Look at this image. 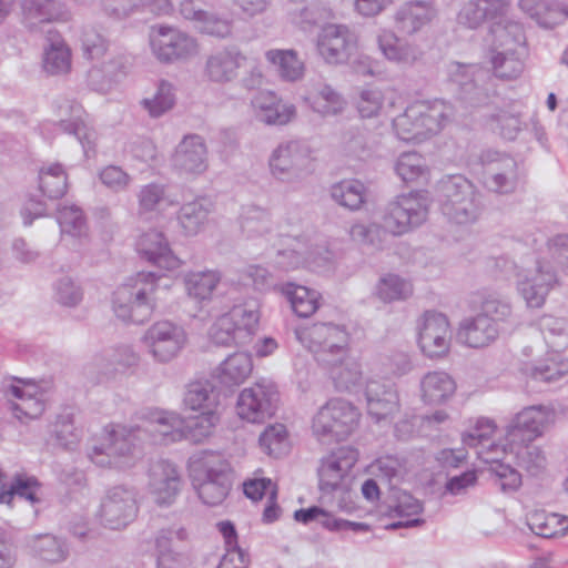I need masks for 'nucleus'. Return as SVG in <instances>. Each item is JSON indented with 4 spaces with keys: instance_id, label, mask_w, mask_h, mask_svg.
I'll return each instance as SVG.
<instances>
[{
    "instance_id": "nucleus-12",
    "label": "nucleus",
    "mask_w": 568,
    "mask_h": 568,
    "mask_svg": "<svg viewBox=\"0 0 568 568\" xmlns=\"http://www.w3.org/2000/svg\"><path fill=\"white\" fill-rule=\"evenodd\" d=\"M151 47L156 58L164 62L187 58L196 51V43L192 38L169 27L152 30Z\"/></svg>"
},
{
    "instance_id": "nucleus-51",
    "label": "nucleus",
    "mask_w": 568,
    "mask_h": 568,
    "mask_svg": "<svg viewBox=\"0 0 568 568\" xmlns=\"http://www.w3.org/2000/svg\"><path fill=\"white\" fill-rule=\"evenodd\" d=\"M331 376L335 383V386L341 389H349L352 386L356 385L361 379V372L356 366H341L333 365L331 368Z\"/></svg>"
},
{
    "instance_id": "nucleus-48",
    "label": "nucleus",
    "mask_w": 568,
    "mask_h": 568,
    "mask_svg": "<svg viewBox=\"0 0 568 568\" xmlns=\"http://www.w3.org/2000/svg\"><path fill=\"white\" fill-rule=\"evenodd\" d=\"M58 221L62 232L70 234H80L85 224L82 212L74 206L62 207L59 211Z\"/></svg>"
},
{
    "instance_id": "nucleus-40",
    "label": "nucleus",
    "mask_w": 568,
    "mask_h": 568,
    "mask_svg": "<svg viewBox=\"0 0 568 568\" xmlns=\"http://www.w3.org/2000/svg\"><path fill=\"white\" fill-rule=\"evenodd\" d=\"M412 292L413 287L409 283L393 274L382 277L377 286V294L384 302L406 298Z\"/></svg>"
},
{
    "instance_id": "nucleus-37",
    "label": "nucleus",
    "mask_w": 568,
    "mask_h": 568,
    "mask_svg": "<svg viewBox=\"0 0 568 568\" xmlns=\"http://www.w3.org/2000/svg\"><path fill=\"white\" fill-rule=\"evenodd\" d=\"M332 195L341 205L357 210L364 203L365 189L358 181H343L333 186Z\"/></svg>"
},
{
    "instance_id": "nucleus-62",
    "label": "nucleus",
    "mask_w": 568,
    "mask_h": 568,
    "mask_svg": "<svg viewBox=\"0 0 568 568\" xmlns=\"http://www.w3.org/2000/svg\"><path fill=\"white\" fill-rule=\"evenodd\" d=\"M217 568H246V558L242 549L226 551Z\"/></svg>"
},
{
    "instance_id": "nucleus-29",
    "label": "nucleus",
    "mask_w": 568,
    "mask_h": 568,
    "mask_svg": "<svg viewBox=\"0 0 568 568\" xmlns=\"http://www.w3.org/2000/svg\"><path fill=\"white\" fill-rule=\"evenodd\" d=\"M252 371L251 356L245 353H235L223 362L219 377L225 384H241L250 377Z\"/></svg>"
},
{
    "instance_id": "nucleus-28",
    "label": "nucleus",
    "mask_w": 568,
    "mask_h": 568,
    "mask_svg": "<svg viewBox=\"0 0 568 568\" xmlns=\"http://www.w3.org/2000/svg\"><path fill=\"white\" fill-rule=\"evenodd\" d=\"M266 59L286 80L296 81L304 74V63L293 50H270L266 52Z\"/></svg>"
},
{
    "instance_id": "nucleus-42",
    "label": "nucleus",
    "mask_w": 568,
    "mask_h": 568,
    "mask_svg": "<svg viewBox=\"0 0 568 568\" xmlns=\"http://www.w3.org/2000/svg\"><path fill=\"white\" fill-rule=\"evenodd\" d=\"M568 373V359L559 354H550L539 363L532 372V377L540 381H555Z\"/></svg>"
},
{
    "instance_id": "nucleus-6",
    "label": "nucleus",
    "mask_w": 568,
    "mask_h": 568,
    "mask_svg": "<svg viewBox=\"0 0 568 568\" xmlns=\"http://www.w3.org/2000/svg\"><path fill=\"white\" fill-rule=\"evenodd\" d=\"M257 323L258 315L255 311L236 305L215 320L209 335L216 345H239L251 337Z\"/></svg>"
},
{
    "instance_id": "nucleus-11",
    "label": "nucleus",
    "mask_w": 568,
    "mask_h": 568,
    "mask_svg": "<svg viewBox=\"0 0 568 568\" xmlns=\"http://www.w3.org/2000/svg\"><path fill=\"white\" fill-rule=\"evenodd\" d=\"M452 329L447 317L440 313L427 312L418 328V345L428 357L445 356L450 346Z\"/></svg>"
},
{
    "instance_id": "nucleus-5",
    "label": "nucleus",
    "mask_w": 568,
    "mask_h": 568,
    "mask_svg": "<svg viewBox=\"0 0 568 568\" xmlns=\"http://www.w3.org/2000/svg\"><path fill=\"white\" fill-rule=\"evenodd\" d=\"M359 418L361 413L355 406L334 398L318 409L312 422V430L318 439L329 437L341 440L358 427Z\"/></svg>"
},
{
    "instance_id": "nucleus-19",
    "label": "nucleus",
    "mask_w": 568,
    "mask_h": 568,
    "mask_svg": "<svg viewBox=\"0 0 568 568\" xmlns=\"http://www.w3.org/2000/svg\"><path fill=\"white\" fill-rule=\"evenodd\" d=\"M260 119L267 124L284 125L295 116V108L284 103L273 92H262L253 100Z\"/></svg>"
},
{
    "instance_id": "nucleus-18",
    "label": "nucleus",
    "mask_w": 568,
    "mask_h": 568,
    "mask_svg": "<svg viewBox=\"0 0 568 568\" xmlns=\"http://www.w3.org/2000/svg\"><path fill=\"white\" fill-rule=\"evenodd\" d=\"M134 287H136L135 298L129 305L128 318L135 323H142L153 310L150 296L155 291V276L152 273H139ZM121 308H115L118 316L126 318V315L121 313Z\"/></svg>"
},
{
    "instance_id": "nucleus-21",
    "label": "nucleus",
    "mask_w": 568,
    "mask_h": 568,
    "mask_svg": "<svg viewBox=\"0 0 568 568\" xmlns=\"http://www.w3.org/2000/svg\"><path fill=\"white\" fill-rule=\"evenodd\" d=\"M13 396L18 399L13 404L14 416L20 420H28L39 417L44 405L40 396L39 387L31 382H21L20 385L11 387Z\"/></svg>"
},
{
    "instance_id": "nucleus-8",
    "label": "nucleus",
    "mask_w": 568,
    "mask_h": 568,
    "mask_svg": "<svg viewBox=\"0 0 568 568\" xmlns=\"http://www.w3.org/2000/svg\"><path fill=\"white\" fill-rule=\"evenodd\" d=\"M556 413L547 406H529L520 410L507 429V445H526L540 437L555 423Z\"/></svg>"
},
{
    "instance_id": "nucleus-14",
    "label": "nucleus",
    "mask_w": 568,
    "mask_h": 568,
    "mask_svg": "<svg viewBox=\"0 0 568 568\" xmlns=\"http://www.w3.org/2000/svg\"><path fill=\"white\" fill-rule=\"evenodd\" d=\"M355 460L356 454L352 449L341 448L323 458L318 469L320 488L328 491L339 487L345 473Z\"/></svg>"
},
{
    "instance_id": "nucleus-60",
    "label": "nucleus",
    "mask_w": 568,
    "mask_h": 568,
    "mask_svg": "<svg viewBox=\"0 0 568 568\" xmlns=\"http://www.w3.org/2000/svg\"><path fill=\"white\" fill-rule=\"evenodd\" d=\"M44 547L42 548V558L45 561L55 562L64 558L63 550L60 544L51 537L43 539Z\"/></svg>"
},
{
    "instance_id": "nucleus-57",
    "label": "nucleus",
    "mask_w": 568,
    "mask_h": 568,
    "mask_svg": "<svg viewBox=\"0 0 568 568\" xmlns=\"http://www.w3.org/2000/svg\"><path fill=\"white\" fill-rule=\"evenodd\" d=\"M130 436L129 432L125 428L121 427L119 429L112 428L108 432V440L110 445L105 447L108 450V455H111L115 452H122L124 446H126L128 437Z\"/></svg>"
},
{
    "instance_id": "nucleus-13",
    "label": "nucleus",
    "mask_w": 568,
    "mask_h": 568,
    "mask_svg": "<svg viewBox=\"0 0 568 568\" xmlns=\"http://www.w3.org/2000/svg\"><path fill=\"white\" fill-rule=\"evenodd\" d=\"M146 341L155 358L161 362L172 359L186 344L185 332L171 322L155 323L146 335Z\"/></svg>"
},
{
    "instance_id": "nucleus-26",
    "label": "nucleus",
    "mask_w": 568,
    "mask_h": 568,
    "mask_svg": "<svg viewBox=\"0 0 568 568\" xmlns=\"http://www.w3.org/2000/svg\"><path fill=\"white\" fill-rule=\"evenodd\" d=\"M531 531L544 538L564 536L568 531V516L545 510H535L528 515Z\"/></svg>"
},
{
    "instance_id": "nucleus-41",
    "label": "nucleus",
    "mask_w": 568,
    "mask_h": 568,
    "mask_svg": "<svg viewBox=\"0 0 568 568\" xmlns=\"http://www.w3.org/2000/svg\"><path fill=\"white\" fill-rule=\"evenodd\" d=\"M422 504L414 498L412 495L403 493L397 497V505L395 507V513L400 517H407L405 521H398L390 524L387 528H399V527H410L419 525L422 521L418 518H410L419 515L422 513Z\"/></svg>"
},
{
    "instance_id": "nucleus-4",
    "label": "nucleus",
    "mask_w": 568,
    "mask_h": 568,
    "mask_svg": "<svg viewBox=\"0 0 568 568\" xmlns=\"http://www.w3.org/2000/svg\"><path fill=\"white\" fill-rule=\"evenodd\" d=\"M445 111L444 102L417 101L393 121V126L400 140L419 142L442 130Z\"/></svg>"
},
{
    "instance_id": "nucleus-25",
    "label": "nucleus",
    "mask_w": 568,
    "mask_h": 568,
    "mask_svg": "<svg viewBox=\"0 0 568 568\" xmlns=\"http://www.w3.org/2000/svg\"><path fill=\"white\" fill-rule=\"evenodd\" d=\"M456 390L455 381L444 372H432L422 381V394L424 402L437 405L450 398Z\"/></svg>"
},
{
    "instance_id": "nucleus-3",
    "label": "nucleus",
    "mask_w": 568,
    "mask_h": 568,
    "mask_svg": "<svg viewBox=\"0 0 568 568\" xmlns=\"http://www.w3.org/2000/svg\"><path fill=\"white\" fill-rule=\"evenodd\" d=\"M426 214L425 196L417 193L403 195L388 206L381 226L373 225L367 230L356 227L354 233L367 237L371 242H374V237L385 240L387 235H402L413 226L419 225L425 220Z\"/></svg>"
},
{
    "instance_id": "nucleus-61",
    "label": "nucleus",
    "mask_w": 568,
    "mask_h": 568,
    "mask_svg": "<svg viewBox=\"0 0 568 568\" xmlns=\"http://www.w3.org/2000/svg\"><path fill=\"white\" fill-rule=\"evenodd\" d=\"M217 528L224 538L226 551L241 549L237 545V534L235 527L231 521H220L217 524Z\"/></svg>"
},
{
    "instance_id": "nucleus-63",
    "label": "nucleus",
    "mask_w": 568,
    "mask_h": 568,
    "mask_svg": "<svg viewBox=\"0 0 568 568\" xmlns=\"http://www.w3.org/2000/svg\"><path fill=\"white\" fill-rule=\"evenodd\" d=\"M521 292L529 307H540L545 302L546 290H536L528 283H523Z\"/></svg>"
},
{
    "instance_id": "nucleus-52",
    "label": "nucleus",
    "mask_w": 568,
    "mask_h": 568,
    "mask_svg": "<svg viewBox=\"0 0 568 568\" xmlns=\"http://www.w3.org/2000/svg\"><path fill=\"white\" fill-rule=\"evenodd\" d=\"M495 432L496 425L494 422L481 418L477 420L474 430L464 436L463 440L466 445H476L477 443H483L484 440L489 439Z\"/></svg>"
},
{
    "instance_id": "nucleus-34",
    "label": "nucleus",
    "mask_w": 568,
    "mask_h": 568,
    "mask_svg": "<svg viewBox=\"0 0 568 568\" xmlns=\"http://www.w3.org/2000/svg\"><path fill=\"white\" fill-rule=\"evenodd\" d=\"M220 275L214 271L195 272L189 274L185 281L189 295L197 300L211 297L220 283Z\"/></svg>"
},
{
    "instance_id": "nucleus-2",
    "label": "nucleus",
    "mask_w": 568,
    "mask_h": 568,
    "mask_svg": "<svg viewBox=\"0 0 568 568\" xmlns=\"http://www.w3.org/2000/svg\"><path fill=\"white\" fill-rule=\"evenodd\" d=\"M189 470L193 486L205 504L219 505L226 498L231 466L220 453H202L190 462Z\"/></svg>"
},
{
    "instance_id": "nucleus-31",
    "label": "nucleus",
    "mask_w": 568,
    "mask_h": 568,
    "mask_svg": "<svg viewBox=\"0 0 568 568\" xmlns=\"http://www.w3.org/2000/svg\"><path fill=\"white\" fill-rule=\"evenodd\" d=\"M432 10L425 3L405 4L397 13L396 21L400 31L414 32L432 19Z\"/></svg>"
},
{
    "instance_id": "nucleus-56",
    "label": "nucleus",
    "mask_w": 568,
    "mask_h": 568,
    "mask_svg": "<svg viewBox=\"0 0 568 568\" xmlns=\"http://www.w3.org/2000/svg\"><path fill=\"white\" fill-rule=\"evenodd\" d=\"M84 54L89 60H98L104 57L106 44L102 37L88 34L83 43Z\"/></svg>"
},
{
    "instance_id": "nucleus-47",
    "label": "nucleus",
    "mask_w": 568,
    "mask_h": 568,
    "mask_svg": "<svg viewBox=\"0 0 568 568\" xmlns=\"http://www.w3.org/2000/svg\"><path fill=\"white\" fill-rule=\"evenodd\" d=\"M493 65L496 74L501 79H514L523 71V62L514 53L495 55Z\"/></svg>"
},
{
    "instance_id": "nucleus-46",
    "label": "nucleus",
    "mask_w": 568,
    "mask_h": 568,
    "mask_svg": "<svg viewBox=\"0 0 568 568\" xmlns=\"http://www.w3.org/2000/svg\"><path fill=\"white\" fill-rule=\"evenodd\" d=\"M206 217L207 211L197 202L184 205L179 216L183 229L189 233L196 232Z\"/></svg>"
},
{
    "instance_id": "nucleus-9",
    "label": "nucleus",
    "mask_w": 568,
    "mask_h": 568,
    "mask_svg": "<svg viewBox=\"0 0 568 568\" xmlns=\"http://www.w3.org/2000/svg\"><path fill=\"white\" fill-rule=\"evenodd\" d=\"M481 308L483 313L465 322L458 332L459 338L470 347H483L493 341L497 333L493 322L509 314V307L496 300L485 301Z\"/></svg>"
},
{
    "instance_id": "nucleus-16",
    "label": "nucleus",
    "mask_w": 568,
    "mask_h": 568,
    "mask_svg": "<svg viewBox=\"0 0 568 568\" xmlns=\"http://www.w3.org/2000/svg\"><path fill=\"white\" fill-rule=\"evenodd\" d=\"M206 148L197 135L185 136L174 153V165L185 174H199L206 170Z\"/></svg>"
},
{
    "instance_id": "nucleus-54",
    "label": "nucleus",
    "mask_w": 568,
    "mask_h": 568,
    "mask_svg": "<svg viewBox=\"0 0 568 568\" xmlns=\"http://www.w3.org/2000/svg\"><path fill=\"white\" fill-rule=\"evenodd\" d=\"M495 471L497 476V483L503 490H515L520 487L521 476L516 469L509 466L498 465Z\"/></svg>"
},
{
    "instance_id": "nucleus-38",
    "label": "nucleus",
    "mask_w": 568,
    "mask_h": 568,
    "mask_svg": "<svg viewBox=\"0 0 568 568\" xmlns=\"http://www.w3.org/2000/svg\"><path fill=\"white\" fill-rule=\"evenodd\" d=\"M190 2H186L182 6L181 12L186 19H194L201 21L200 31L202 33H206L214 37L224 38L231 33V26L225 20L206 18V13L203 11H194L192 12L190 7Z\"/></svg>"
},
{
    "instance_id": "nucleus-24",
    "label": "nucleus",
    "mask_w": 568,
    "mask_h": 568,
    "mask_svg": "<svg viewBox=\"0 0 568 568\" xmlns=\"http://www.w3.org/2000/svg\"><path fill=\"white\" fill-rule=\"evenodd\" d=\"M245 60V57L239 52H220L209 59L206 64L207 75L214 82L230 81L237 77Z\"/></svg>"
},
{
    "instance_id": "nucleus-55",
    "label": "nucleus",
    "mask_w": 568,
    "mask_h": 568,
    "mask_svg": "<svg viewBox=\"0 0 568 568\" xmlns=\"http://www.w3.org/2000/svg\"><path fill=\"white\" fill-rule=\"evenodd\" d=\"M381 109L379 93L377 91H364L358 101V111L362 118H371Z\"/></svg>"
},
{
    "instance_id": "nucleus-10",
    "label": "nucleus",
    "mask_w": 568,
    "mask_h": 568,
    "mask_svg": "<svg viewBox=\"0 0 568 568\" xmlns=\"http://www.w3.org/2000/svg\"><path fill=\"white\" fill-rule=\"evenodd\" d=\"M276 400V393L271 387L254 384L240 393L235 412L239 418L244 422L253 424L263 423L274 415Z\"/></svg>"
},
{
    "instance_id": "nucleus-17",
    "label": "nucleus",
    "mask_w": 568,
    "mask_h": 568,
    "mask_svg": "<svg viewBox=\"0 0 568 568\" xmlns=\"http://www.w3.org/2000/svg\"><path fill=\"white\" fill-rule=\"evenodd\" d=\"M151 486L159 505L171 504L181 489V478L175 467L161 462L151 468Z\"/></svg>"
},
{
    "instance_id": "nucleus-59",
    "label": "nucleus",
    "mask_w": 568,
    "mask_h": 568,
    "mask_svg": "<svg viewBox=\"0 0 568 568\" xmlns=\"http://www.w3.org/2000/svg\"><path fill=\"white\" fill-rule=\"evenodd\" d=\"M392 0H355V7L363 16H375L389 6Z\"/></svg>"
},
{
    "instance_id": "nucleus-23",
    "label": "nucleus",
    "mask_w": 568,
    "mask_h": 568,
    "mask_svg": "<svg viewBox=\"0 0 568 568\" xmlns=\"http://www.w3.org/2000/svg\"><path fill=\"white\" fill-rule=\"evenodd\" d=\"M22 12L24 20L31 26L51 21H67L70 16L62 4L53 0H24Z\"/></svg>"
},
{
    "instance_id": "nucleus-30",
    "label": "nucleus",
    "mask_w": 568,
    "mask_h": 568,
    "mask_svg": "<svg viewBox=\"0 0 568 568\" xmlns=\"http://www.w3.org/2000/svg\"><path fill=\"white\" fill-rule=\"evenodd\" d=\"M291 306L300 317H308L318 308V294L302 285L287 284L284 290Z\"/></svg>"
},
{
    "instance_id": "nucleus-49",
    "label": "nucleus",
    "mask_w": 568,
    "mask_h": 568,
    "mask_svg": "<svg viewBox=\"0 0 568 568\" xmlns=\"http://www.w3.org/2000/svg\"><path fill=\"white\" fill-rule=\"evenodd\" d=\"M297 145L292 143L280 146L272 156L271 169L274 174L288 170L296 161Z\"/></svg>"
},
{
    "instance_id": "nucleus-58",
    "label": "nucleus",
    "mask_w": 568,
    "mask_h": 568,
    "mask_svg": "<svg viewBox=\"0 0 568 568\" xmlns=\"http://www.w3.org/2000/svg\"><path fill=\"white\" fill-rule=\"evenodd\" d=\"M476 473L466 471L460 476L453 477L446 485V488L452 494H459L469 486H474L476 483Z\"/></svg>"
},
{
    "instance_id": "nucleus-27",
    "label": "nucleus",
    "mask_w": 568,
    "mask_h": 568,
    "mask_svg": "<svg viewBox=\"0 0 568 568\" xmlns=\"http://www.w3.org/2000/svg\"><path fill=\"white\" fill-rule=\"evenodd\" d=\"M501 0H475L464 6L459 12V21L466 27L477 28L486 18H494L506 9Z\"/></svg>"
},
{
    "instance_id": "nucleus-33",
    "label": "nucleus",
    "mask_w": 568,
    "mask_h": 568,
    "mask_svg": "<svg viewBox=\"0 0 568 568\" xmlns=\"http://www.w3.org/2000/svg\"><path fill=\"white\" fill-rule=\"evenodd\" d=\"M43 68L51 74L65 73L71 68V52L62 39H57L44 52Z\"/></svg>"
},
{
    "instance_id": "nucleus-64",
    "label": "nucleus",
    "mask_w": 568,
    "mask_h": 568,
    "mask_svg": "<svg viewBox=\"0 0 568 568\" xmlns=\"http://www.w3.org/2000/svg\"><path fill=\"white\" fill-rule=\"evenodd\" d=\"M162 191L156 185H149L141 191L140 203L145 210H151L161 200Z\"/></svg>"
},
{
    "instance_id": "nucleus-32",
    "label": "nucleus",
    "mask_w": 568,
    "mask_h": 568,
    "mask_svg": "<svg viewBox=\"0 0 568 568\" xmlns=\"http://www.w3.org/2000/svg\"><path fill=\"white\" fill-rule=\"evenodd\" d=\"M209 399H214L220 404L219 395L207 382H192L183 399L184 409L189 412V414L202 413V410H206L204 405Z\"/></svg>"
},
{
    "instance_id": "nucleus-39",
    "label": "nucleus",
    "mask_w": 568,
    "mask_h": 568,
    "mask_svg": "<svg viewBox=\"0 0 568 568\" xmlns=\"http://www.w3.org/2000/svg\"><path fill=\"white\" fill-rule=\"evenodd\" d=\"M65 186L67 176L61 165L55 164L40 172V189L48 197L54 199L63 195Z\"/></svg>"
},
{
    "instance_id": "nucleus-7",
    "label": "nucleus",
    "mask_w": 568,
    "mask_h": 568,
    "mask_svg": "<svg viewBox=\"0 0 568 568\" xmlns=\"http://www.w3.org/2000/svg\"><path fill=\"white\" fill-rule=\"evenodd\" d=\"M296 334L300 342L315 353L321 362L332 363L325 356L326 353L337 355L338 358L346 354L348 335L337 325L317 323L298 329Z\"/></svg>"
},
{
    "instance_id": "nucleus-50",
    "label": "nucleus",
    "mask_w": 568,
    "mask_h": 568,
    "mask_svg": "<svg viewBox=\"0 0 568 568\" xmlns=\"http://www.w3.org/2000/svg\"><path fill=\"white\" fill-rule=\"evenodd\" d=\"M145 108L153 116L161 115L173 105V98L171 93V85L162 83L154 99L144 101Z\"/></svg>"
},
{
    "instance_id": "nucleus-20",
    "label": "nucleus",
    "mask_w": 568,
    "mask_h": 568,
    "mask_svg": "<svg viewBox=\"0 0 568 568\" xmlns=\"http://www.w3.org/2000/svg\"><path fill=\"white\" fill-rule=\"evenodd\" d=\"M367 410L377 420L398 410V395L385 384L373 381L366 386Z\"/></svg>"
},
{
    "instance_id": "nucleus-1",
    "label": "nucleus",
    "mask_w": 568,
    "mask_h": 568,
    "mask_svg": "<svg viewBox=\"0 0 568 568\" xmlns=\"http://www.w3.org/2000/svg\"><path fill=\"white\" fill-rule=\"evenodd\" d=\"M204 407L206 410L189 414L185 419L164 412L153 413L146 424V430L159 444H170L183 438L194 443L201 442L212 434L220 422L219 403L209 399Z\"/></svg>"
},
{
    "instance_id": "nucleus-44",
    "label": "nucleus",
    "mask_w": 568,
    "mask_h": 568,
    "mask_svg": "<svg viewBox=\"0 0 568 568\" xmlns=\"http://www.w3.org/2000/svg\"><path fill=\"white\" fill-rule=\"evenodd\" d=\"M244 495L253 500L258 501L268 495L273 499L277 498V485L270 478L254 476L243 483Z\"/></svg>"
},
{
    "instance_id": "nucleus-43",
    "label": "nucleus",
    "mask_w": 568,
    "mask_h": 568,
    "mask_svg": "<svg viewBox=\"0 0 568 568\" xmlns=\"http://www.w3.org/2000/svg\"><path fill=\"white\" fill-rule=\"evenodd\" d=\"M397 174L406 183L415 182L419 179H426L427 173L424 169L423 159L416 153H404L396 164Z\"/></svg>"
},
{
    "instance_id": "nucleus-35",
    "label": "nucleus",
    "mask_w": 568,
    "mask_h": 568,
    "mask_svg": "<svg viewBox=\"0 0 568 568\" xmlns=\"http://www.w3.org/2000/svg\"><path fill=\"white\" fill-rule=\"evenodd\" d=\"M39 487L40 484L34 477L18 474L14 476L9 489L3 488L0 490V504H10L14 495L24 497L33 503L37 500Z\"/></svg>"
},
{
    "instance_id": "nucleus-36",
    "label": "nucleus",
    "mask_w": 568,
    "mask_h": 568,
    "mask_svg": "<svg viewBox=\"0 0 568 568\" xmlns=\"http://www.w3.org/2000/svg\"><path fill=\"white\" fill-rule=\"evenodd\" d=\"M260 446L270 456H280L288 448V435L286 427L274 424L265 428L260 436Z\"/></svg>"
},
{
    "instance_id": "nucleus-45",
    "label": "nucleus",
    "mask_w": 568,
    "mask_h": 568,
    "mask_svg": "<svg viewBox=\"0 0 568 568\" xmlns=\"http://www.w3.org/2000/svg\"><path fill=\"white\" fill-rule=\"evenodd\" d=\"M379 47L384 55L389 60L406 62L416 59L413 52L399 45L398 39L390 32H384L379 37Z\"/></svg>"
},
{
    "instance_id": "nucleus-15",
    "label": "nucleus",
    "mask_w": 568,
    "mask_h": 568,
    "mask_svg": "<svg viewBox=\"0 0 568 568\" xmlns=\"http://www.w3.org/2000/svg\"><path fill=\"white\" fill-rule=\"evenodd\" d=\"M352 41L346 28L331 24L323 28L320 34L318 52L328 63H338L347 58Z\"/></svg>"
},
{
    "instance_id": "nucleus-22",
    "label": "nucleus",
    "mask_w": 568,
    "mask_h": 568,
    "mask_svg": "<svg viewBox=\"0 0 568 568\" xmlns=\"http://www.w3.org/2000/svg\"><path fill=\"white\" fill-rule=\"evenodd\" d=\"M139 251L151 263L161 268L174 270L181 261L169 250L164 237L160 233H150L139 241Z\"/></svg>"
},
{
    "instance_id": "nucleus-53",
    "label": "nucleus",
    "mask_w": 568,
    "mask_h": 568,
    "mask_svg": "<svg viewBox=\"0 0 568 568\" xmlns=\"http://www.w3.org/2000/svg\"><path fill=\"white\" fill-rule=\"evenodd\" d=\"M100 179L108 187L121 190L129 183V175L121 168L109 165L100 173Z\"/></svg>"
}]
</instances>
